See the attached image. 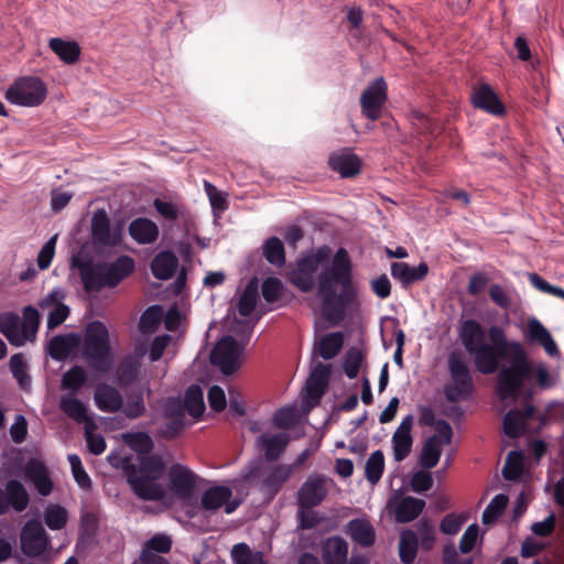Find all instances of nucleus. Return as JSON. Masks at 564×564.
I'll use <instances>...</instances> for the list:
<instances>
[{
    "label": "nucleus",
    "mask_w": 564,
    "mask_h": 564,
    "mask_svg": "<svg viewBox=\"0 0 564 564\" xmlns=\"http://www.w3.org/2000/svg\"><path fill=\"white\" fill-rule=\"evenodd\" d=\"M491 344L486 341L485 330L476 319L463 322L459 338L465 350L474 357L476 369L482 375L498 370L499 359L508 358L509 365L502 366L497 376L496 394L502 401H516L520 397L531 398L533 390L527 384L532 375L543 390L554 386L547 368L543 364L535 367L520 343L508 341L505 330L492 325L488 329Z\"/></svg>",
    "instance_id": "f257e3e1"
},
{
    "label": "nucleus",
    "mask_w": 564,
    "mask_h": 564,
    "mask_svg": "<svg viewBox=\"0 0 564 564\" xmlns=\"http://www.w3.org/2000/svg\"><path fill=\"white\" fill-rule=\"evenodd\" d=\"M330 249L321 247L316 252L296 260L289 272L290 282L301 292L307 293L317 283V294L322 300V312L326 321L339 324L347 308L357 300L358 290L352 280V263L348 251L339 248L328 265L317 274L319 264L328 258Z\"/></svg>",
    "instance_id": "f03ea898"
},
{
    "label": "nucleus",
    "mask_w": 564,
    "mask_h": 564,
    "mask_svg": "<svg viewBox=\"0 0 564 564\" xmlns=\"http://www.w3.org/2000/svg\"><path fill=\"white\" fill-rule=\"evenodd\" d=\"M107 459L111 466L124 473L127 482L138 498L159 501L166 496V489L160 482L166 467L161 455L120 456L110 453Z\"/></svg>",
    "instance_id": "7ed1b4c3"
},
{
    "label": "nucleus",
    "mask_w": 564,
    "mask_h": 564,
    "mask_svg": "<svg viewBox=\"0 0 564 564\" xmlns=\"http://www.w3.org/2000/svg\"><path fill=\"white\" fill-rule=\"evenodd\" d=\"M83 356L88 366L97 372H107L110 369V336L107 326L102 322L93 321L86 325Z\"/></svg>",
    "instance_id": "20e7f679"
},
{
    "label": "nucleus",
    "mask_w": 564,
    "mask_h": 564,
    "mask_svg": "<svg viewBox=\"0 0 564 564\" xmlns=\"http://www.w3.org/2000/svg\"><path fill=\"white\" fill-rule=\"evenodd\" d=\"M39 326L40 314L37 308L32 305L23 308L22 321L13 312L0 314V333L15 347L33 341L36 338Z\"/></svg>",
    "instance_id": "39448f33"
},
{
    "label": "nucleus",
    "mask_w": 564,
    "mask_h": 564,
    "mask_svg": "<svg viewBox=\"0 0 564 564\" xmlns=\"http://www.w3.org/2000/svg\"><path fill=\"white\" fill-rule=\"evenodd\" d=\"M447 367L451 383L444 387L446 400L458 402L469 399L475 391V384L464 354L459 350L452 351L447 357Z\"/></svg>",
    "instance_id": "423d86ee"
},
{
    "label": "nucleus",
    "mask_w": 564,
    "mask_h": 564,
    "mask_svg": "<svg viewBox=\"0 0 564 564\" xmlns=\"http://www.w3.org/2000/svg\"><path fill=\"white\" fill-rule=\"evenodd\" d=\"M251 329L248 334L236 340L232 336H224L217 341L210 352V361L225 375L234 373L241 364V354L249 341Z\"/></svg>",
    "instance_id": "0eeeda50"
},
{
    "label": "nucleus",
    "mask_w": 564,
    "mask_h": 564,
    "mask_svg": "<svg viewBox=\"0 0 564 564\" xmlns=\"http://www.w3.org/2000/svg\"><path fill=\"white\" fill-rule=\"evenodd\" d=\"M47 96L46 85L34 76L18 78L7 90L6 98L9 102L22 107L40 106Z\"/></svg>",
    "instance_id": "6e6552de"
},
{
    "label": "nucleus",
    "mask_w": 564,
    "mask_h": 564,
    "mask_svg": "<svg viewBox=\"0 0 564 564\" xmlns=\"http://www.w3.org/2000/svg\"><path fill=\"white\" fill-rule=\"evenodd\" d=\"M204 479L188 466L172 464L167 469V488L178 499H191Z\"/></svg>",
    "instance_id": "1a4fd4ad"
},
{
    "label": "nucleus",
    "mask_w": 564,
    "mask_h": 564,
    "mask_svg": "<svg viewBox=\"0 0 564 564\" xmlns=\"http://www.w3.org/2000/svg\"><path fill=\"white\" fill-rule=\"evenodd\" d=\"M453 438V429L445 420L436 421V432L423 445L420 464L425 469L435 467L441 458L444 445H449Z\"/></svg>",
    "instance_id": "9d476101"
},
{
    "label": "nucleus",
    "mask_w": 564,
    "mask_h": 564,
    "mask_svg": "<svg viewBox=\"0 0 564 564\" xmlns=\"http://www.w3.org/2000/svg\"><path fill=\"white\" fill-rule=\"evenodd\" d=\"M387 99L388 84L382 76H379L371 80L360 95L361 113L371 121L378 120Z\"/></svg>",
    "instance_id": "9b49d317"
},
{
    "label": "nucleus",
    "mask_w": 564,
    "mask_h": 564,
    "mask_svg": "<svg viewBox=\"0 0 564 564\" xmlns=\"http://www.w3.org/2000/svg\"><path fill=\"white\" fill-rule=\"evenodd\" d=\"M334 485L330 477L323 474H312L300 487L296 501L300 508L312 509L323 502L328 489Z\"/></svg>",
    "instance_id": "f8f14e48"
},
{
    "label": "nucleus",
    "mask_w": 564,
    "mask_h": 564,
    "mask_svg": "<svg viewBox=\"0 0 564 564\" xmlns=\"http://www.w3.org/2000/svg\"><path fill=\"white\" fill-rule=\"evenodd\" d=\"M123 228L120 224L112 225L104 209H98L91 218L93 242L102 248H112L121 242Z\"/></svg>",
    "instance_id": "ddd939ff"
},
{
    "label": "nucleus",
    "mask_w": 564,
    "mask_h": 564,
    "mask_svg": "<svg viewBox=\"0 0 564 564\" xmlns=\"http://www.w3.org/2000/svg\"><path fill=\"white\" fill-rule=\"evenodd\" d=\"M21 550L29 557L42 555L48 545V535L39 521L31 520L21 531Z\"/></svg>",
    "instance_id": "4468645a"
},
{
    "label": "nucleus",
    "mask_w": 564,
    "mask_h": 564,
    "mask_svg": "<svg viewBox=\"0 0 564 564\" xmlns=\"http://www.w3.org/2000/svg\"><path fill=\"white\" fill-rule=\"evenodd\" d=\"M232 490L227 486H212L200 496V508L206 512H214L225 508L227 514L232 513L239 506V501L231 500Z\"/></svg>",
    "instance_id": "2eb2a0df"
},
{
    "label": "nucleus",
    "mask_w": 564,
    "mask_h": 564,
    "mask_svg": "<svg viewBox=\"0 0 564 564\" xmlns=\"http://www.w3.org/2000/svg\"><path fill=\"white\" fill-rule=\"evenodd\" d=\"M330 366L318 362L312 370L305 386L304 403L308 408L319 404L328 386Z\"/></svg>",
    "instance_id": "dca6fc26"
},
{
    "label": "nucleus",
    "mask_w": 564,
    "mask_h": 564,
    "mask_svg": "<svg viewBox=\"0 0 564 564\" xmlns=\"http://www.w3.org/2000/svg\"><path fill=\"white\" fill-rule=\"evenodd\" d=\"M73 265L79 270L86 290H100L108 286L104 263L94 264L90 260H82L76 257L73 259Z\"/></svg>",
    "instance_id": "f3484780"
},
{
    "label": "nucleus",
    "mask_w": 564,
    "mask_h": 564,
    "mask_svg": "<svg viewBox=\"0 0 564 564\" xmlns=\"http://www.w3.org/2000/svg\"><path fill=\"white\" fill-rule=\"evenodd\" d=\"M413 426V415L404 416L394 431L391 443L393 449V458L395 462L404 460L411 453L413 438L411 435Z\"/></svg>",
    "instance_id": "a211bd4d"
},
{
    "label": "nucleus",
    "mask_w": 564,
    "mask_h": 564,
    "mask_svg": "<svg viewBox=\"0 0 564 564\" xmlns=\"http://www.w3.org/2000/svg\"><path fill=\"white\" fill-rule=\"evenodd\" d=\"M328 163L333 171L345 178L359 174L361 166L360 159L350 149L332 153Z\"/></svg>",
    "instance_id": "6ab92c4d"
},
{
    "label": "nucleus",
    "mask_w": 564,
    "mask_h": 564,
    "mask_svg": "<svg viewBox=\"0 0 564 564\" xmlns=\"http://www.w3.org/2000/svg\"><path fill=\"white\" fill-rule=\"evenodd\" d=\"M471 102L475 108L488 113L500 116L505 113V107L496 93L488 84H481L474 89Z\"/></svg>",
    "instance_id": "aec40b11"
},
{
    "label": "nucleus",
    "mask_w": 564,
    "mask_h": 564,
    "mask_svg": "<svg viewBox=\"0 0 564 564\" xmlns=\"http://www.w3.org/2000/svg\"><path fill=\"white\" fill-rule=\"evenodd\" d=\"M525 338L530 343H539L544 348L545 352L551 357L560 355L558 347L551 333L536 318H531L528 322Z\"/></svg>",
    "instance_id": "412c9836"
},
{
    "label": "nucleus",
    "mask_w": 564,
    "mask_h": 564,
    "mask_svg": "<svg viewBox=\"0 0 564 564\" xmlns=\"http://www.w3.org/2000/svg\"><path fill=\"white\" fill-rule=\"evenodd\" d=\"M534 413V406L527 404L523 410L511 409L503 416V431L512 438L525 432V423Z\"/></svg>",
    "instance_id": "4be33fe9"
},
{
    "label": "nucleus",
    "mask_w": 564,
    "mask_h": 564,
    "mask_svg": "<svg viewBox=\"0 0 564 564\" xmlns=\"http://www.w3.org/2000/svg\"><path fill=\"white\" fill-rule=\"evenodd\" d=\"M94 401L100 411L107 413L117 412L123 405L120 392L107 383L97 384L94 392Z\"/></svg>",
    "instance_id": "5701e85b"
},
{
    "label": "nucleus",
    "mask_w": 564,
    "mask_h": 564,
    "mask_svg": "<svg viewBox=\"0 0 564 564\" xmlns=\"http://www.w3.org/2000/svg\"><path fill=\"white\" fill-rule=\"evenodd\" d=\"M321 555L324 564H346L348 543L339 535L330 536L323 543Z\"/></svg>",
    "instance_id": "b1692460"
},
{
    "label": "nucleus",
    "mask_w": 564,
    "mask_h": 564,
    "mask_svg": "<svg viewBox=\"0 0 564 564\" xmlns=\"http://www.w3.org/2000/svg\"><path fill=\"white\" fill-rule=\"evenodd\" d=\"M390 270L391 275L400 281L403 286L423 280L429 273V267L425 262H421L416 267H412L406 262H393Z\"/></svg>",
    "instance_id": "393cba45"
},
{
    "label": "nucleus",
    "mask_w": 564,
    "mask_h": 564,
    "mask_svg": "<svg viewBox=\"0 0 564 564\" xmlns=\"http://www.w3.org/2000/svg\"><path fill=\"white\" fill-rule=\"evenodd\" d=\"M104 264L107 278L106 284H108V288L117 286L122 280L129 276L135 268L134 260L126 254L118 257L111 263Z\"/></svg>",
    "instance_id": "a878e982"
},
{
    "label": "nucleus",
    "mask_w": 564,
    "mask_h": 564,
    "mask_svg": "<svg viewBox=\"0 0 564 564\" xmlns=\"http://www.w3.org/2000/svg\"><path fill=\"white\" fill-rule=\"evenodd\" d=\"M129 235L140 245H149L154 242L159 237L158 225L144 217L133 219L129 225Z\"/></svg>",
    "instance_id": "bb28decb"
},
{
    "label": "nucleus",
    "mask_w": 564,
    "mask_h": 564,
    "mask_svg": "<svg viewBox=\"0 0 564 564\" xmlns=\"http://www.w3.org/2000/svg\"><path fill=\"white\" fill-rule=\"evenodd\" d=\"M2 490L4 491L7 512L10 509H13L17 512H22L28 508L30 497L26 489L19 480H9Z\"/></svg>",
    "instance_id": "cd10ccee"
},
{
    "label": "nucleus",
    "mask_w": 564,
    "mask_h": 564,
    "mask_svg": "<svg viewBox=\"0 0 564 564\" xmlns=\"http://www.w3.org/2000/svg\"><path fill=\"white\" fill-rule=\"evenodd\" d=\"M347 534L362 547L371 546L376 541L372 524L366 519H352L347 524Z\"/></svg>",
    "instance_id": "c85d7f7f"
},
{
    "label": "nucleus",
    "mask_w": 564,
    "mask_h": 564,
    "mask_svg": "<svg viewBox=\"0 0 564 564\" xmlns=\"http://www.w3.org/2000/svg\"><path fill=\"white\" fill-rule=\"evenodd\" d=\"M166 413L171 420L163 427L162 434L167 438L178 435L185 427L184 410L180 399H169L166 403Z\"/></svg>",
    "instance_id": "c756f323"
},
{
    "label": "nucleus",
    "mask_w": 564,
    "mask_h": 564,
    "mask_svg": "<svg viewBox=\"0 0 564 564\" xmlns=\"http://www.w3.org/2000/svg\"><path fill=\"white\" fill-rule=\"evenodd\" d=\"M290 437L286 433H278L272 436L261 435L257 443L264 451L265 459L269 462L276 460L285 451Z\"/></svg>",
    "instance_id": "7c9ffc66"
},
{
    "label": "nucleus",
    "mask_w": 564,
    "mask_h": 564,
    "mask_svg": "<svg viewBox=\"0 0 564 564\" xmlns=\"http://www.w3.org/2000/svg\"><path fill=\"white\" fill-rule=\"evenodd\" d=\"M178 265V259L172 251L159 252L151 262L152 274L159 280L171 279Z\"/></svg>",
    "instance_id": "2f4dec72"
},
{
    "label": "nucleus",
    "mask_w": 564,
    "mask_h": 564,
    "mask_svg": "<svg viewBox=\"0 0 564 564\" xmlns=\"http://www.w3.org/2000/svg\"><path fill=\"white\" fill-rule=\"evenodd\" d=\"M425 507L423 499L406 496L395 506L394 516L399 523H406L416 519Z\"/></svg>",
    "instance_id": "473e14b6"
},
{
    "label": "nucleus",
    "mask_w": 564,
    "mask_h": 564,
    "mask_svg": "<svg viewBox=\"0 0 564 564\" xmlns=\"http://www.w3.org/2000/svg\"><path fill=\"white\" fill-rule=\"evenodd\" d=\"M59 408L63 413L77 423H84L87 425L89 421H94L93 416L89 415L86 405L73 394L62 395L59 400Z\"/></svg>",
    "instance_id": "72a5a7b5"
},
{
    "label": "nucleus",
    "mask_w": 564,
    "mask_h": 564,
    "mask_svg": "<svg viewBox=\"0 0 564 564\" xmlns=\"http://www.w3.org/2000/svg\"><path fill=\"white\" fill-rule=\"evenodd\" d=\"M345 336L341 332L328 333L315 344V351L325 360L333 359L341 350Z\"/></svg>",
    "instance_id": "f704fd0d"
},
{
    "label": "nucleus",
    "mask_w": 564,
    "mask_h": 564,
    "mask_svg": "<svg viewBox=\"0 0 564 564\" xmlns=\"http://www.w3.org/2000/svg\"><path fill=\"white\" fill-rule=\"evenodd\" d=\"M48 46L65 64H75L80 56V46L75 41L53 37L50 40Z\"/></svg>",
    "instance_id": "c9c22d12"
},
{
    "label": "nucleus",
    "mask_w": 564,
    "mask_h": 564,
    "mask_svg": "<svg viewBox=\"0 0 564 564\" xmlns=\"http://www.w3.org/2000/svg\"><path fill=\"white\" fill-rule=\"evenodd\" d=\"M153 206L158 214L167 221H175L177 219L186 220L189 216L187 208L180 203L155 198Z\"/></svg>",
    "instance_id": "e433bc0d"
},
{
    "label": "nucleus",
    "mask_w": 564,
    "mask_h": 564,
    "mask_svg": "<svg viewBox=\"0 0 564 564\" xmlns=\"http://www.w3.org/2000/svg\"><path fill=\"white\" fill-rule=\"evenodd\" d=\"M184 412L187 411L193 417H199L205 411L203 390L197 384L189 386L182 402Z\"/></svg>",
    "instance_id": "4c0bfd02"
},
{
    "label": "nucleus",
    "mask_w": 564,
    "mask_h": 564,
    "mask_svg": "<svg viewBox=\"0 0 564 564\" xmlns=\"http://www.w3.org/2000/svg\"><path fill=\"white\" fill-rule=\"evenodd\" d=\"M419 535L412 530H405L400 535L399 555L404 564H412L417 554Z\"/></svg>",
    "instance_id": "58836bf2"
},
{
    "label": "nucleus",
    "mask_w": 564,
    "mask_h": 564,
    "mask_svg": "<svg viewBox=\"0 0 564 564\" xmlns=\"http://www.w3.org/2000/svg\"><path fill=\"white\" fill-rule=\"evenodd\" d=\"M293 473L294 467L290 465L281 464L274 466L264 477L263 488L271 494H275Z\"/></svg>",
    "instance_id": "ea45409f"
},
{
    "label": "nucleus",
    "mask_w": 564,
    "mask_h": 564,
    "mask_svg": "<svg viewBox=\"0 0 564 564\" xmlns=\"http://www.w3.org/2000/svg\"><path fill=\"white\" fill-rule=\"evenodd\" d=\"M262 254L270 264L276 268H281L285 263L284 246L276 237H270L263 242Z\"/></svg>",
    "instance_id": "a19ab883"
},
{
    "label": "nucleus",
    "mask_w": 564,
    "mask_h": 564,
    "mask_svg": "<svg viewBox=\"0 0 564 564\" xmlns=\"http://www.w3.org/2000/svg\"><path fill=\"white\" fill-rule=\"evenodd\" d=\"M258 283L256 280H251L241 293L237 308L241 316L248 317L253 312L258 301Z\"/></svg>",
    "instance_id": "79ce46f5"
},
{
    "label": "nucleus",
    "mask_w": 564,
    "mask_h": 564,
    "mask_svg": "<svg viewBox=\"0 0 564 564\" xmlns=\"http://www.w3.org/2000/svg\"><path fill=\"white\" fill-rule=\"evenodd\" d=\"M231 557L235 564H267L263 553L253 552L248 544L238 543L232 546Z\"/></svg>",
    "instance_id": "37998d69"
},
{
    "label": "nucleus",
    "mask_w": 564,
    "mask_h": 564,
    "mask_svg": "<svg viewBox=\"0 0 564 564\" xmlns=\"http://www.w3.org/2000/svg\"><path fill=\"white\" fill-rule=\"evenodd\" d=\"M10 370L23 390L31 388V377L28 373V365L22 354H14L10 358Z\"/></svg>",
    "instance_id": "c03bdc74"
},
{
    "label": "nucleus",
    "mask_w": 564,
    "mask_h": 564,
    "mask_svg": "<svg viewBox=\"0 0 564 564\" xmlns=\"http://www.w3.org/2000/svg\"><path fill=\"white\" fill-rule=\"evenodd\" d=\"M384 469V456L383 453L378 449L375 451L367 459L365 474L367 480L371 485H376L382 477Z\"/></svg>",
    "instance_id": "a18cd8bd"
},
{
    "label": "nucleus",
    "mask_w": 564,
    "mask_h": 564,
    "mask_svg": "<svg viewBox=\"0 0 564 564\" xmlns=\"http://www.w3.org/2000/svg\"><path fill=\"white\" fill-rule=\"evenodd\" d=\"M67 510L58 505H48L44 510V522L51 530H61L67 523Z\"/></svg>",
    "instance_id": "49530a36"
},
{
    "label": "nucleus",
    "mask_w": 564,
    "mask_h": 564,
    "mask_svg": "<svg viewBox=\"0 0 564 564\" xmlns=\"http://www.w3.org/2000/svg\"><path fill=\"white\" fill-rule=\"evenodd\" d=\"M163 317V308L160 305L149 306L139 321V328L143 333H152L156 330Z\"/></svg>",
    "instance_id": "de8ad7c7"
},
{
    "label": "nucleus",
    "mask_w": 564,
    "mask_h": 564,
    "mask_svg": "<svg viewBox=\"0 0 564 564\" xmlns=\"http://www.w3.org/2000/svg\"><path fill=\"white\" fill-rule=\"evenodd\" d=\"M204 189L209 199L213 214L220 216L225 210L228 209L227 195L212 184L208 181H204Z\"/></svg>",
    "instance_id": "09e8293b"
},
{
    "label": "nucleus",
    "mask_w": 564,
    "mask_h": 564,
    "mask_svg": "<svg viewBox=\"0 0 564 564\" xmlns=\"http://www.w3.org/2000/svg\"><path fill=\"white\" fill-rule=\"evenodd\" d=\"M508 501V496L503 494L496 495L482 512V523L486 525L494 523L505 511Z\"/></svg>",
    "instance_id": "8fccbe9b"
},
{
    "label": "nucleus",
    "mask_w": 564,
    "mask_h": 564,
    "mask_svg": "<svg viewBox=\"0 0 564 564\" xmlns=\"http://www.w3.org/2000/svg\"><path fill=\"white\" fill-rule=\"evenodd\" d=\"M139 360L134 356H128L120 362L117 377L120 384H129L134 381L139 372Z\"/></svg>",
    "instance_id": "3c124183"
},
{
    "label": "nucleus",
    "mask_w": 564,
    "mask_h": 564,
    "mask_svg": "<svg viewBox=\"0 0 564 564\" xmlns=\"http://www.w3.org/2000/svg\"><path fill=\"white\" fill-rule=\"evenodd\" d=\"M85 437L87 442L88 451L93 455H100L106 449V440L100 434L97 433V424L95 421H89L87 425L84 426Z\"/></svg>",
    "instance_id": "603ef678"
},
{
    "label": "nucleus",
    "mask_w": 564,
    "mask_h": 564,
    "mask_svg": "<svg viewBox=\"0 0 564 564\" xmlns=\"http://www.w3.org/2000/svg\"><path fill=\"white\" fill-rule=\"evenodd\" d=\"M87 381V373L80 366L70 368L63 375L62 388L76 393Z\"/></svg>",
    "instance_id": "864d4df0"
},
{
    "label": "nucleus",
    "mask_w": 564,
    "mask_h": 564,
    "mask_svg": "<svg viewBox=\"0 0 564 564\" xmlns=\"http://www.w3.org/2000/svg\"><path fill=\"white\" fill-rule=\"evenodd\" d=\"M522 471V454L520 452H510L502 468V476L507 480H517L521 477Z\"/></svg>",
    "instance_id": "5fc2aeb1"
},
{
    "label": "nucleus",
    "mask_w": 564,
    "mask_h": 564,
    "mask_svg": "<svg viewBox=\"0 0 564 564\" xmlns=\"http://www.w3.org/2000/svg\"><path fill=\"white\" fill-rule=\"evenodd\" d=\"M127 443L137 452L135 456H151L150 452L153 448V441L151 436L145 433L138 432L128 436Z\"/></svg>",
    "instance_id": "6e6d98bb"
},
{
    "label": "nucleus",
    "mask_w": 564,
    "mask_h": 564,
    "mask_svg": "<svg viewBox=\"0 0 564 564\" xmlns=\"http://www.w3.org/2000/svg\"><path fill=\"white\" fill-rule=\"evenodd\" d=\"M67 458L72 468L73 477L77 485L82 489H89L91 487V479L89 475L86 473L82 464L80 457L77 454H69Z\"/></svg>",
    "instance_id": "4d7b16f0"
},
{
    "label": "nucleus",
    "mask_w": 564,
    "mask_h": 564,
    "mask_svg": "<svg viewBox=\"0 0 564 564\" xmlns=\"http://www.w3.org/2000/svg\"><path fill=\"white\" fill-rule=\"evenodd\" d=\"M284 291L283 283L274 276L267 278L261 285V293L265 302L274 303L282 297Z\"/></svg>",
    "instance_id": "13d9d810"
},
{
    "label": "nucleus",
    "mask_w": 564,
    "mask_h": 564,
    "mask_svg": "<svg viewBox=\"0 0 564 564\" xmlns=\"http://www.w3.org/2000/svg\"><path fill=\"white\" fill-rule=\"evenodd\" d=\"M123 413L129 419H137L145 411L142 391L131 392L127 395L126 404L122 405Z\"/></svg>",
    "instance_id": "bf43d9fd"
},
{
    "label": "nucleus",
    "mask_w": 564,
    "mask_h": 564,
    "mask_svg": "<svg viewBox=\"0 0 564 564\" xmlns=\"http://www.w3.org/2000/svg\"><path fill=\"white\" fill-rule=\"evenodd\" d=\"M361 362L362 352L360 351V349L354 347L347 350L343 362L345 375L349 379H355L359 373Z\"/></svg>",
    "instance_id": "052dcab7"
},
{
    "label": "nucleus",
    "mask_w": 564,
    "mask_h": 564,
    "mask_svg": "<svg viewBox=\"0 0 564 564\" xmlns=\"http://www.w3.org/2000/svg\"><path fill=\"white\" fill-rule=\"evenodd\" d=\"M70 351V340L65 336H54L47 347L48 355L54 360L65 359Z\"/></svg>",
    "instance_id": "680f3d73"
},
{
    "label": "nucleus",
    "mask_w": 564,
    "mask_h": 564,
    "mask_svg": "<svg viewBox=\"0 0 564 564\" xmlns=\"http://www.w3.org/2000/svg\"><path fill=\"white\" fill-rule=\"evenodd\" d=\"M466 521V517L464 514H455L449 513L443 518L440 524V530L444 534L454 535L457 534L463 524Z\"/></svg>",
    "instance_id": "e2e57ef3"
},
{
    "label": "nucleus",
    "mask_w": 564,
    "mask_h": 564,
    "mask_svg": "<svg viewBox=\"0 0 564 564\" xmlns=\"http://www.w3.org/2000/svg\"><path fill=\"white\" fill-rule=\"evenodd\" d=\"M297 530H311L314 529L321 521L322 518L316 511L312 509L300 508L296 513Z\"/></svg>",
    "instance_id": "0e129e2a"
},
{
    "label": "nucleus",
    "mask_w": 564,
    "mask_h": 564,
    "mask_svg": "<svg viewBox=\"0 0 564 564\" xmlns=\"http://www.w3.org/2000/svg\"><path fill=\"white\" fill-rule=\"evenodd\" d=\"M273 424L279 429H288L295 424V411L290 406L278 409L272 416Z\"/></svg>",
    "instance_id": "69168bd1"
},
{
    "label": "nucleus",
    "mask_w": 564,
    "mask_h": 564,
    "mask_svg": "<svg viewBox=\"0 0 564 564\" xmlns=\"http://www.w3.org/2000/svg\"><path fill=\"white\" fill-rule=\"evenodd\" d=\"M417 533L420 535L421 545L424 550L432 549L435 542V529L434 527L425 519H422L416 524Z\"/></svg>",
    "instance_id": "338daca9"
},
{
    "label": "nucleus",
    "mask_w": 564,
    "mask_h": 564,
    "mask_svg": "<svg viewBox=\"0 0 564 564\" xmlns=\"http://www.w3.org/2000/svg\"><path fill=\"white\" fill-rule=\"evenodd\" d=\"M143 547L156 553H169L172 547V540L164 533H158L148 540Z\"/></svg>",
    "instance_id": "774afa93"
}]
</instances>
